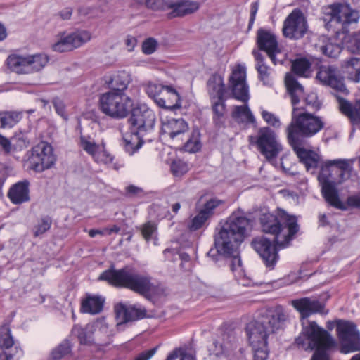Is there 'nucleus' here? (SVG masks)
<instances>
[{
	"instance_id": "nucleus-1",
	"label": "nucleus",
	"mask_w": 360,
	"mask_h": 360,
	"mask_svg": "<svg viewBox=\"0 0 360 360\" xmlns=\"http://www.w3.org/2000/svg\"><path fill=\"white\" fill-rule=\"evenodd\" d=\"M291 305L300 312L302 321V335L295 339V343L304 349H316L311 360H330L326 350L335 345L333 338L315 321L306 320L312 314L321 313L324 305L314 297L293 300Z\"/></svg>"
},
{
	"instance_id": "nucleus-2",
	"label": "nucleus",
	"mask_w": 360,
	"mask_h": 360,
	"mask_svg": "<svg viewBox=\"0 0 360 360\" xmlns=\"http://www.w3.org/2000/svg\"><path fill=\"white\" fill-rule=\"evenodd\" d=\"M250 221L246 217L232 214L226 221L217 228L214 236V248H211L207 255L217 262L220 257L231 258V269L233 271L241 266L238 256V247L247 234Z\"/></svg>"
},
{
	"instance_id": "nucleus-3",
	"label": "nucleus",
	"mask_w": 360,
	"mask_h": 360,
	"mask_svg": "<svg viewBox=\"0 0 360 360\" xmlns=\"http://www.w3.org/2000/svg\"><path fill=\"white\" fill-rule=\"evenodd\" d=\"M351 163L348 160H328L321 167V172L318 176L326 201L330 205L342 210H346L347 206L360 209V194L349 196L346 205L340 200L335 185L350 177Z\"/></svg>"
},
{
	"instance_id": "nucleus-4",
	"label": "nucleus",
	"mask_w": 360,
	"mask_h": 360,
	"mask_svg": "<svg viewBox=\"0 0 360 360\" xmlns=\"http://www.w3.org/2000/svg\"><path fill=\"white\" fill-rule=\"evenodd\" d=\"M258 221L264 233L273 235L278 247L287 248L299 231L297 219L283 212L278 215L268 209L259 211Z\"/></svg>"
},
{
	"instance_id": "nucleus-5",
	"label": "nucleus",
	"mask_w": 360,
	"mask_h": 360,
	"mask_svg": "<svg viewBox=\"0 0 360 360\" xmlns=\"http://www.w3.org/2000/svg\"><path fill=\"white\" fill-rule=\"evenodd\" d=\"M285 318L281 306L262 309L257 319L246 326L250 345L252 347L266 345L268 336L282 327Z\"/></svg>"
},
{
	"instance_id": "nucleus-6",
	"label": "nucleus",
	"mask_w": 360,
	"mask_h": 360,
	"mask_svg": "<svg viewBox=\"0 0 360 360\" xmlns=\"http://www.w3.org/2000/svg\"><path fill=\"white\" fill-rule=\"evenodd\" d=\"M98 279L107 281L115 287L128 288L148 300L150 299V292L154 288L152 278L149 275L139 274L129 266L120 269H108L99 276Z\"/></svg>"
},
{
	"instance_id": "nucleus-7",
	"label": "nucleus",
	"mask_w": 360,
	"mask_h": 360,
	"mask_svg": "<svg viewBox=\"0 0 360 360\" xmlns=\"http://www.w3.org/2000/svg\"><path fill=\"white\" fill-rule=\"evenodd\" d=\"M251 144L256 146L257 150L262 155L267 162L275 167H281L288 174L295 175L296 172L291 171L285 165V156H282L280 161L276 160L278 155L283 150V146L279 141L276 132L269 127H261L255 136L248 137Z\"/></svg>"
},
{
	"instance_id": "nucleus-8",
	"label": "nucleus",
	"mask_w": 360,
	"mask_h": 360,
	"mask_svg": "<svg viewBox=\"0 0 360 360\" xmlns=\"http://www.w3.org/2000/svg\"><path fill=\"white\" fill-rule=\"evenodd\" d=\"M297 108H293L292 120L287 128V136L290 146L302 145V139L312 137L324 127L319 117L304 112L297 113Z\"/></svg>"
},
{
	"instance_id": "nucleus-9",
	"label": "nucleus",
	"mask_w": 360,
	"mask_h": 360,
	"mask_svg": "<svg viewBox=\"0 0 360 360\" xmlns=\"http://www.w3.org/2000/svg\"><path fill=\"white\" fill-rule=\"evenodd\" d=\"M134 99L126 93H116L108 91L100 95L99 108L105 115L115 120H122L128 117Z\"/></svg>"
},
{
	"instance_id": "nucleus-10",
	"label": "nucleus",
	"mask_w": 360,
	"mask_h": 360,
	"mask_svg": "<svg viewBox=\"0 0 360 360\" xmlns=\"http://www.w3.org/2000/svg\"><path fill=\"white\" fill-rule=\"evenodd\" d=\"M128 120L130 130L139 134H146L153 130L155 122V115L145 103H136L130 110Z\"/></svg>"
},
{
	"instance_id": "nucleus-11",
	"label": "nucleus",
	"mask_w": 360,
	"mask_h": 360,
	"mask_svg": "<svg viewBox=\"0 0 360 360\" xmlns=\"http://www.w3.org/2000/svg\"><path fill=\"white\" fill-rule=\"evenodd\" d=\"M336 330L342 353L360 351V333L355 323L349 321L340 320L337 323Z\"/></svg>"
},
{
	"instance_id": "nucleus-12",
	"label": "nucleus",
	"mask_w": 360,
	"mask_h": 360,
	"mask_svg": "<svg viewBox=\"0 0 360 360\" xmlns=\"http://www.w3.org/2000/svg\"><path fill=\"white\" fill-rule=\"evenodd\" d=\"M56 162L52 146L41 141L34 146L29 158L30 167L37 172L51 168Z\"/></svg>"
},
{
	"instance_id": "nucleus-13",
	"label": "nucleus",
	"mask_w": 360,
	"mask_h": 360,
	"mask_svg": "<svg viewBox=\"0 0 360 360\" xmlns=\"http://www.w3.org/2000/svg\"><path fill=\"white\" fill-rule=\"evenodd\" d=\"M91 39V34L86 30H77L68 34L63 32L58 35V39L51 45V49L59 53L72 51L87 43Z\"/></svg>"
},
{
	"instance_id": "nucleus-14",
	"label": "nucleus",
	"mask_w": 360,
	"mask_h": 360,
	"mask_svg": "<svg viewBox=\"0 0 360 360\" xmlns=\"http://www.w3.org/2000/svg\"><path fill=\"white\" fill-rule=\"evenodd\" d=\"M307 30V22L303 13L295 8L284 20L282 32L284 37L297 40L302 38Z\"/></svg>"
},
{
	"instance_id": "nucleus-15",
	"label": "nucleus",
	"mask_w": 360,
	"mask_h": 360,
	"mask_svg": "<svg viewBox=\"0 0 360 360\" xmlns=\"http://www.w3.org/2000/svg\"><path fill=\"white\" fill-rule=\"evenodd\" d=\"M264 236L256 237L252 241V246L263 259L266 267L274 269L279 259L278 251L283 248L278 247Z\"/></svg>"
},
{
	"instance_id": "nucleus-16",
	"label": "nucleus",
	"mask_w": 360,
	"mask_h": 360,
	"mask_svg": "<svg viewBox=\"0 0 360 360\" xmlns=\"http://www.w3.org/2000/svg\"><path fill=\"white\" fill-rule=\"evenodd\" d=\"M285 84L287 91L290 96L293 108H296V105L298 104L302 99H303V101L307 105L314 108L318 106L316 95L315 94H311L305 96L304 87L297 82L293 74H286Z\"/></svg>"
},
{
	"instance_id": "nucleus-17",
	"label": "nucleus",
	"mask_w": 360,
	"mask_h": 360,
	"mask_svg": "<svg viewBox=\"0 0 360 360\" xmlns=\"http://www.w3.org/2000/svg\"><path fill=\"white\" fill-rule=\"evenodd\" d=\"M316 78L323 85L328 86L337 91L347 93L344 78L335 66L321 65L317 71Z\"/></svg>"
},
{
	"instance_id": "nucleus-18",
	"label": "nucleus",
	"mask_w": 360,
	"mask_h": 360,
	"mask_svg": "<svg viewBox=\"0 0 360 360\" xmlns=\"http://www.w3.org/2000/svg\"><path fill=\"white\" fill-rule=\"evenodd\" d=\"M257 44L261 51H265L274 64L281 63L276 56L281 53L276 34L267 30L260 28L257 32Z\"/></svg>"
},
{
	"instance_id": "nucleus-19",
	"label": "nucleus",
	"mask_w": 360,
	"mask_h": 360,
	"mask_svg": "<svg viewBox=\"0 0 360 360\" xmlns=\"http://www.w3.org/2000/svg\"><path fill=\"white\" fill-rule=\"evenodd\" d=\"M245 78V70L239 65L233 70L229 82V89L231 91L233 96L244 103L249 100V89Z\"/></svg>"
},
{
	"instance_id": "nucleus-20",
	"label": "nucleus",
	"mask_w": 360,
	"mask_h": 360,
	"mask_svg": "<svg viewBox=\"0 0 360 360\" xmlns=\"http://www.w3.org/2000/svg\"><path fill=\"white\" fill-rule=\"evenodd\" d=\"M291 146L300 162L304 165L307 171L311 174H314L318 167L321 169V167L326 163V162H322L321 156L314 150L305 149L302 145ZM320 172H321V170H320Z\"/></svg>"
},
{
	"instance_id": "nucleus-21",
	"label": "nucleus",
	"mask_w": 360,
	"mask_h": 360,
	"mask_svg": "<svg viewBox=\"0 0 360 360\" xmlns=\"http://www.w3.org/2000/svg\"><path fill=\"white\" fill-rule=\"evenodd\" d=\"M188 130L187 122L182 118L168 120L163 124L162 131L175 143H181Z\"/></svg>"
},
{
	"instance_id": "nucleus-22",
	"label": "nucleus",
	"mask_w": 360,
	"mask_h": 360,
	"mask_svg": "<svg viewBox=\"0 0 360 360\" xmlns=\"http://www.w3.org/2000/svg\"><path fill=\"white\" fill-rule=\"evenodd\" d=\"M330 20L343 25L356 22L359 18V13L352 10L347 4H338L333 6Z\"/></svg>"
},
{
	"instance_id": "nucleus-23",
	"label": "nucleus",
	"mask_w": 360,
	"mask_h": 360,
	"mask_svg": "<svg viewBox=\"0 0 360 360\" xmlns=\"http://www.w3.org/2000/svg\"><path fill=\"white\" fill-rule=\"evenodd\" d=\"M88 328L93 330L95 344L107 345L111 342L113 333L104 319H97L89 323Z\"/></svg>"
},
{
	"instance_id": "nucleus-24",
	"label": "nucleus",
	"mask_w": 360,
	"mask_h": 360,
	"mask_svg": "<svg viewBox=\"0 0 360 360\" xmlns=\"http://www.w3.org/2000/svg\"><path fill=\"white\" fill-rule=\"evenodd\" d=\"M115 310L117 318L124 323L143 319L146 314L145 308H138L136 306L126 307L122 304H117Z\"/></svg>"
},
{
	"instance_id": "nucleus-25",
	"label": "nucleus",
	"mask_w": 360,
	"mask_h": 360,
	"mask_svg": "<svg viewBox=\"0 0 360 360\" xmlns=\"http://www.w3.org/2000/svg\"><path fill=\"white\" fill-rule=\"evenodd\" d=\"M29 182L24 181L14 184L8 193V197L14 204H22L30 200Z\"/></svg>"
},
{
	"instance_id": "nucleus-26",
	"label": "nucleus",
	"mask_w": 360,
	"mask_h": 360,
	"mask_svg": "<svg viewBox=\"0 0 360 360\" xmlns=\"http://www.w3.org/2000/svg\"><path fill=\"white\" fill-rule=\"evenodd\" d=\"M156 103L158 106L165 109H176L181 107L180 96L178 92L167 86L161 98H158Z\"/></svg>"
},
{
	"instance_id": "nucleus-27",
	"label": "nucleus",
	"mask_w": 360,
	"mask_h": 360,
	"mask_svg": "<svg viewBox=\"0 0 360 360\" xmlns=\"http://www.w3.org/2000/svg\"><path fill=\"white\" fill-rule=\"evenodd\" d=\"M338 101L341 112L347 116L353 124H360V99L354 103L342 98H338Z\"/></svg>"
},
{
	"instance_id": "nucleus-28",
	"label": "nucleus",
	"mask_w": 360,
	"mask_h": 360,
	"mask_svg": "<svg viewBox=\"0 0 360 360\" xmlns=\"http://www.w3.org/2000/svg\"><path fill=\"white\" fill-rule=\"evenodd\" d=\"M207 91L211 100L221 99L225 94L223 77L219 74H213L207 83Z\"/></svg>"
},
{
	"instance_id": "nucleus-29",
	"label": "nucleus",
	"mask_w": 360,
	"mask_h": 360,
	"mask_svg": "<svg viewBox=\"0 0 360 360\" xmlns=\"http://www.w3.org/2000/svg\"><path fill=\"white\" fill-rule=\"evenodd\" d=\"M104 302L101 296L86 295V298L82 301L81 311L91 314H98L103 309Z\"/></svg>"
},
{
	"instance_id": "nucleus-30",
	"label": "nucleus",
	"mask_w": 360,
	"mask_h": 360,
	"mask_svg": "<svg viewBox=\"0 0 360 360\" xmlns=\"http://www.w3.org/2000/svg\"><path fill=\"white\" fill-rule=\"evenodd\" d=\"M198 4L194 1L180 0L168 13L169 18L183 17L191 14L198 9Z\"/></svg>"
},
{
	"instance_id": "nucleus-31",
	"label": "nucleus",
	"mask_w": 360,
	"mask_h": 360,
	"mask_svg": "<svg viewBox=\"0 0 360 360\" xmlns=\"http://www.w3.org/2000/svg\"><path fill=\"white\" fill-rule=\"evenodd\" d=\"M240 342L241 339L233 332L224 333L221 343L222 353L226 356L235 353L239 347H243Z\"/></svg>"
},
{
	"instance_id": "nucleus-32",
	"label": "nucleus",
	"mask_w": 360,
	"mask_h": 360,
	"mask_svg": "<svg viewBox=\"0 0 360 360\" xmlns=\"http://www.w3.org/2000/svg\"><path fill=\"white\" fill-rule=\"evenodd\" d=\"M145 134H139L131 131L124 137V147L125 151L130 155L136 153L144 143L143 136Z\"/></svg>"
},
{
	"instance_id": "nucleus-33",
	"label": "nucleus",
	"mask_w": 360,
	"mask_h": 360,
	"mask_svg": "<svg viewBox=\"0 0 360 360\" xmlns=\"http://www.w3.org/2000/svg\"><path fill=\"white\" fill-rule=\"evenodd\" d=\"M6 62L8 68L13 72L18 74H29L27 56L11 55L8 57Z\"/></svg>"
},
{
	"instance_id": "nucleus-34",
	"label": "nucleus",
	"mask_w": 360,
	"mask_h": 360,
	"mask_svg": "<svg viewBox=\"0 0 360 360\" xmlns=\"http://www.w3.org/2000/svg\"><path fill=\"white\" fill-rule=\"evenodd\" d=\"M130 82L129 77L126 72H120L114 75L108 83L110 90L116 93H125Z\"/></svg>"
},
{
	"instance_id": "nucleus-35",
	"label": "nucleus",
	"mask_w": 360,
	"mask_h": 360,
	"mask_svg": "<svg viewBox=\"0 0 360 360\" xmlns=\"http://www.w3.org/2000/svg\"><path fill=\"white\" fill-rule=\"evenodd\" d=\"M231 115L239 123L255 122V118L247 105L234 106Z\"/></svg>"
},
{
	"instance_id": "nucleus-36",
	"label": "nucleus",
	"mask_w": 360,
	"mask_h": 360,
	"mask_svg": "<svg viewBox=\"0 0 360 360\" xmlns=\"http://www.w3.org/2000/svg\"><path fill=\"white\" fill-rule=\"evenodd\" d=\"M28 73L31 74L42 70L49 62V57L42 53L27 55Z\"/></svg>"
},
{
	"instance_id": "nucleus-37",
	"label": "nucleus",
	"mask_w": 360,
	"mask_h": 360,
	"mask_svg": "<svg viewBox=\"0 0 360 360\" xmlns=\"http://www.w3.org/2000/svg\"><path fill=\"white\" fill-rule=\"evenodd\" d=\"M311 65L309 60L304 58H297L292 62V71L299 77H309L312 72Z\"/></svg>"
},
{
	"instance_id": "nucleus-38",
	"label": "nucleus",
	"mask_w": 360,
	"mask_h": 360,
	"mask_svg": "<svg viewBox=\"0 0 360 360\" xmlns=\"http://www.w3.org/2000/svg\"><path fill=\"white\" fill-rule=\"evenodd\" d=\"M88 328L89 323L84 328L75 326L72 328V333L77 336L82 345H91L95 344L93 330H90Z\"/></svg>"
},
{
	"instance_id": "nucleus-39",
	"label": "nucleus",
	"mask_w": 360,
	"mask_h": 360,
	"mask_svg": "<svg viewBox=\"0 0 360 360\" xmlns=\"http://www.w3.org/2000/svg\"><path fill=\"white\" fill-rule=\"evenodd\" d=\"M78 145L81 149L92 157L99 150L101 143H97L94 139L89 135L81 134Z\"/></svg>"
},
{
	"instance_id": "nucleus-40",
	"label": "nucleus",
	"mask_w": 360,
	"mask_h": 360,
	"mask_svg": "<svg viewBox=\"0 0 360 360\" xmlns=\"http://www.w3.org/2000/svg\"><path fill=\"white\" fill-rule=\"evenodd\" d=\"M200 134L198 129H193L183 146L184 150L188 153H196L201 148Z\"/></svg>"
},
{
	"instance_id": "nucleus-41",
	"label": "nucleus",
	"mask_w": 360,
	"mask_h": 360,
	"mask_svg": "<svg viewBox=\"0 0 360 360\" xmlns=\"http://www.w3.org/2000/svg\"><path fill=\"white\" fill-rule=\"evenodd\" d=\"M252 54L256 60L255 68L259 73V77L264 84H266L269 79V72L268 66L266 65L264 62V56L256 50H253Z\"/></svg>"
},
{
	"instance_id": "nucleus-42",
	"label": "nucleus",
	"mask_w": 360,
	"mask_h": 360,
	"mask_svg": "<svg viewBox=\"0 0 360 360\" xmlns=\"http://www.w3.org/2000/svg\"><path fill=\"white\" fill-rule=\"evenodd\" d=\"M98 164L110 165L114 160V156L105 148V143L102 142L101 148L91 157Z\"/></svg>"
},
{
	"instance_id": "nucleus-43",
	"label": "nucleus",
	"mask_w": 360,
	"mask_h": 360,
	"mask_svg": "<svg viewBox=\"0 0 360 360\" xmlns=\"http://www.w3.org/2000/svg\"><path fill=\"white\" fill-rule=\"evenodd\" d=\"M345 67L351 75L349 79L355 82H359L360 81V58H350L345 62Z\"/></svg>"
},
{
	"instance_id": "nucleus-44",
	"label": "nucleus",
	"mask_w": 360,
	"mask_h": 360,
	"mask_svg": "<svg viewBox=\"0 0 360 360\" xmlns=\"http://www.w3.org/2000/svg\"><path fill=\"white\" fill-rule=\"evenodd\" d=\"M22 118V115L18 112H0V125L1 127H12Z\"/></svg>"
},
{
	"instance_id": "nucleus-45",
	"label": "nucleus",
	"mask_w": 360,
	"mask_h": 360,
	"mask_svg": "<svg viewBox=\"0 0 360 360\" xmlns=\"http://www.w3.org/2000/svg\"><path fill=\"white\" fill-rule=\"evenodd\" d=\"M224 204V201L218 198H211L207 200L200 209V211L208 218L213 217L217 208Z\"/></svg>"
},
{
	"instance_id": "nucleus-46",
	"label": "nucleus",
	"mask_w": 360,
	"mask_h": 360,
	"mask_svg": "<svg viewBox=\"0 0 360 360\" xmlns=\"http://www.w3.org/2000/svg\"><path fill=\"white\" fill-rule=\"evenodd\" d=\"M180 0H146V6L153 10H167L175 6Z\"/></svg>"
},
{
	"instance_id": "nucleus-47",
	"label": "nucleus",
	"mask_w": 360,
	"mask_h": 360,
	"mask_svg": "<svg viewBox=\"0 0 360 360\" xmlns=\"http://www.w3.org/2000/svg\"><path fill=\"white\" fill-rule=\"evenodd\" d=\"M52 220L49 216L41 217L37 224L33 228V235L34 237H38L51 228Z\"/></svg>"
},
{
	"instance_id": "nucleus-48",
	"label": "nucleus",
	"mask_w": 360,
	"mask_h": 360,
	"mask_svg": "<svg viewBox=\"0 0 360 360\" xmlns=\"http://www.w3.org/2000/svg\"><path fill=\"white\" fill-rule=\"evenodd\" d=\"M71 351L70 344L68 341H63L56 347L51 354L52 360H60L68 355Z\"/></svg>"
},
{
	"instance_id": "nucleus-49",
	"label": "nucleus",
	"mask_w": 360,
	"mask_h": 360,
	"mask_svg": "<svg viewBox=\"0 0 360 360\" xmlns=\"http://www.w3.org/2000/svg\"><path fill=\"white\" fill-rule=\"evenodd\" d=\"M212 110L215 115L214 120L216 123H219L225 114L224 98L212 100Z\"/></svg>"
},
{
	"instance_id": "nucleus-50",
	"label": "nucleus",
	"mask_w": 360,
	"mask_h": 360,
	"mask_svg": "<svg viewBox=\"0 0 360 360\" xmlns=\"http://www.w3.org/2000/svg\"><path fill=\"white\" fill-rule=\"evenodd\" d=\"M13 344L14 341L10 329L6 326L0 328V347L8 349L13 347Z\"/></svg>"
},
{
	"instance_id": "nucleus-51",
	"label": "nucleus",
	"mask_w": 360,
	"mask_h": 360,
	"mask_svg": "<svg viewBox=\"0 0 360 360\" xmlns=\"http://www.w3.org/2000/svg\"><path fill=\"white\" fill-rule=\"evenodd\" d=\"M171 171L176 176H180L189 170L188 164L180 159L174 160L171 164Z\"/></svg>"
},
{
	"instance_id": "nucleus-52",
	"label": "nucleus",
	"mask_w": 360,
	"mask_h": 360,
	"mask_svg": "<svg viewBox=\"0 0 360 360\" xmlns=\"http://www.w3.org/2000/svg\"><path fill=\"white\" fill-rule=\"evenodd\" d=\"M140 230L143 238L148 242L156 236L157 225L155 222L148 221L141 226Z\"/></svg>"
},
{
	"instance_id": "nucleus-53",
	"label": "nucleus",
	"mask_w": 360,
	"mask_h": 360,
	"mask_svg": "<svg viewBox=\"0 0 360 360\" xmlns=\"http://www.w3.org/2000/svg\"><path fill=\"white\" fill-rule=\"evenodd\" d=\"M166 86L159 84L150 83L146 88V92L156 103L157 98H161Z\"/></svg>"
},
{
	"instance_id": "nucleus-54",
	"label": "nucleus",
	"mask_w": 360,
	"mask_h": 360,
	"mask_svg": "<svg viewBox=\"0 0 360 360\" xmlns=\"http://www.w3.org/2000/svg\"><path fill=\"white\" fill-rule=\"evenodd\" d=\"M23 354L22 350L15 346L11 351L0 352V360H19Z\"/></svg>"
},
{
	"instance_id": "nucleus-55",
	"label": "nucleus",
	"mask_w": 360,
	"mask_h": 360,
	"mask_svg": "<svg viewBox=\"0 0 360 360\" xmlns=\"http://www.w3.org/2000/svg\"><path fill=\"white\" fill-rule=\"evenodd\" d=\"M209 219L200 210L196 216H195L191 223L188 224V228L191 231H196L200 229Z\"/></svg>"
},
{
	"instance_id": "nucleus-56",
	"label": "nucleus",
	"mask_w": 360,
	"mask_h": 360,
	"mask_svg": "<svg viewBox=\"0 0 360 360\" xmlns=\"http://www.w3.org/2000/svg\"><path fill=\"white\" fill-rule=\"evenodd\" d=\"M321 52L330 58L337 57L341 52V47L338 44L328 43L321 47Z\"/></svg>"
},
{
	"instance_id": "nucleus-57",
	"label": "nucleus",
	"mask_w": 360,
	"mask_h": 360,
	"mask_svg": "<svg viewBox=\"0 0 360 360\" xmlns=\"http://www.w3.org/2000/svg\"><path fill=\"white\" fill-rule=\"evenodd\" d=\"M347 50L352 53L360 52V34H354L351 36L346 42Z\"/></svg>"
},
{
	"instance_id": "nucleus-58",
	"label": "nucleus",
	"mask_w": 360,
	"mask_h": 360,
	"mask_svg": "<svg viewBox=\"0 0 360 360\" xmlns=\"http://www.w3.org/2000/svg\"><path fill=\"white\" fill-rule=\"evenodd\" d=\"M262 117L267 124L275 128H279L281 125L278 117L272 112L264 110L262 111Z\"/></svg>"
},
{
	"instance_id": "nucleus-59",
	"label": "nucleus",
	"mask_w": 360,
	"mask_h": 360,
	"mask_svg": "<svg viewBox=\"0 0 360 360\" xmlns=\"http://www.w3.org/2000/svg\"><path fill=\"white\" fill-rule=\"evenodd\" d=\"M253 350L254 360H266L269 355L267 344L265 345H258L252 347Z\"/></svg>"
},
{
	"instance_id": "nucleus-60",
	"label": "nucleus",
	"mask_w": 360,
	"mask_h": 360,
	"mask_svg": "<svg viewBox=\"0 0 360 360\" xmlns=\"http://www.w3.org/2000/svg\"><path fill=\"white\" fill-rule=\"evenodd\" d=\"M158 47V41L153 38L146 39L142 44V51L147 55L153 53Z\"/></svg>"
},
{
	"instance_id": "nucleus-61",
	"label": "nucleus",
	"mask_w": 360,
	"mask_h": 360,
	"mask_svg": "<svg viewBox=\"0 0 360 360\" xmlns=\"http://www.w3.org/2000/svg\"><path fill=\"white\" fill-rule=\"evenodd\" d=\"M11 142L16 144V147L23 148L27 147L30 141L27 137L24 134H16L11 138Z\"/></svg>"
},
{
	"instance_id": "nucleus-62",
	"label": "nucleus",
	"mask_w": 360,
	"mask_h": 360,
	"mask_svg": "<svg viewBox=\"0 0 360 360\" xmlns=\"http://www.w3.org/2000/svg\"><path fill=\"white\" fill-rule=\"evenodd\" d=\"M53 105L55 110L60 116L65 120L68 119V115L65 112V106L63 101L58 98H55L53 100Z\"/></svg>"
},
{
	"instance_id": "nucleus-63",
	"label": "nucleus",
	"mask_w": 360,
	"mask_h": 360,
	"mask_svg": "<svg viewBox=\"0 0 360 360\" xmlns=\"http://www.w3.org/2000/svg\"><path fill=\"white\" fill-rule=\"evenodd\" d=\"M227 358L229 360H248L244 347H239L235 353L228 356Z\"/></svg>"
},
{
	"instance_id": "nucleus-64",
	"label": "nucleus",
	"mask_w": 360,
	"mask_h": 360,
	"mask_svg": "<svg viewBox=\"0 0 360 360\" xmlns=\"http://www.w3.org/2000/svg\"><path fill=\"white\" fill-rule=\"evenodd\" d=\"M0 146L2 148L4 153L8 154L12 150L11 140L0 134Z\"/></svg>"
}]
</instances>
